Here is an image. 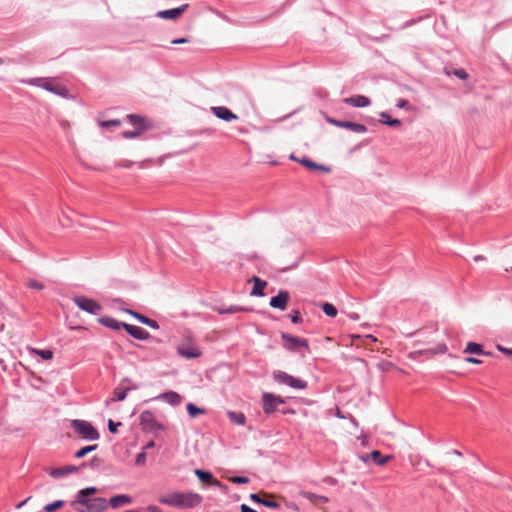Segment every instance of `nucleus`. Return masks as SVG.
I'll return each instance as SVG.
<instances>
[{
  "label": "nucleus",
  "mask_w": 512,
  "mask_h": 512,
  "mask_svg": "<svg viewBox=\"0 0 512 512\" xmlns=\"http://www.w3.org/2000/svg\"><path fill=\"white\" fill-rule=\"evenodd\" d=\"M97 492L95 487H87L78 491L76 500L72 502V506L78 512H102L108 507L104 498H90Z\"/></svg>",
  "instance_id": "obj_1"
},
{
  "label": "nucleus",
  "mask_w": 512,
  "mask_h": 512,
  "mask_svg": "<svg viewBox=\"0 0 512 512\" xmlns=\"http://www.w3.org/2000/svg\"><path fill=\"white\" fill-rule=\"evenodd\" d=\"M201 501L202 497L199 494L191 492H173L159 498L161 504L178 508H193L200 504Z\"/></svg>",
  "instance_id": "obj_2"
},
{
  "label": "nucleus",
  "mask_w": 512,
  "mask_h": 512,
  "mask_svg": "<svg viewBox=\"0 0 512 512\" xmlns=\"http://www.w3.org/2000/svg\"><path fill=\"white\" fill-rule=\"evenodd\" d=\"M71 427L84 439L94 441L100 437L99 432L88 421L74 419L71 421Z\"/></svg>",
  "instance_id": "obj_3"
},
{
  "label": "nucleus",
  "mask_w": 512,
  "mask_h": 512,
  "mask_svg": "<svg viewBox=\"0 0 512 512\" xmlns=\"http://www.w3.org/2000/svg\"><path fill=\"white\" fill-rule=\"evenodd\" d=\"M273 378L275 381H277L281 384H285L294 389L303 390V389H306V387H307V382H305L301 379L295 378L292 375H290L286 372H283V371H275L273 373Z\"/></svg>",
  "instance_id": "obj_4"
},
{
  "label": "nucleus",
  "mask_w": 512,
  "mask_h": 512,
  "mask_svg": "<svg viewBox=\"0 0 512 512\" xmlns=\"http://www.w3.org/2000/svg\"><path fill=\"white\" fill-rule=\"evenodd\" d=\"M283 346L289 351H300L301 349L309 350L308 341L288 333H282Z\"/></svg>",
  "instance_id": "obj_5"
},
{
  "label": "nucleus",
  "mask_w": 512,
  "mask_h": 512,
  "mask_svg": "<svg viewBox=\"0 0 512 512\" xmlns=\"http://www.w3.org/2000/svg\"><path fill=\"white\" fill-rule=\"evenodd\" d=\"M140 425L145 432L164 430V426L157 422L154 414L149 411H143L139 416Z\"/></svg>",
  "instance_id": "obj_6"
},
{
  "label": "nucleus",
  "mask_w": 512,
  "mask_h": 512,
  "mask_svg": "<svg viewBox=\"0 0 512 512\" xmlns=\"http://www.w3.org/2000/svg\"><path fill=\"white\" fill-rule=\"evenodd\" d=\"M74 303L77 305L78 308H80L83 311H86L93 315H98L102 307L99 303H97L95 300L84 297V296H77L74 298Z\"/></svg>",
  "instance_id": "obj_7"
},
{
  "label": "nucleus",
  "mask_w": 512,
  "mask_h": 512,
  "mask_svg": "<svg viewBox=\"0 0 512 512\" xmlns=\"http://www.w3.org/2000/svg\"><path fill=\"white\" fill-rule=\"evenodd\" d=\"M285 401L273 393L265 392L262 395V406L265 414H272L276 411L277 406L284 404Z\"/></svg>",
  "instance_id": "obj_8"
},
{
  "label": "nucleus",
  "mask_w": 512,
  "mask_h": 512,
  "mask_svg": "<svg viewBox=\"0 0 512 512\" xmlns=\"http://www.w3.org/2000/svg\"><path fill=\"white\" fill-rule=\"evenodd\" d=\"M328 122L337 127L351 130L352 132H355V133H365L367 131L366 126H364L363 124H359V123H355V122H351V121H342V120H336L333 118H329Z\"/></svg>",
  "instance_id": "obj_9"
},
{
  "label": "nucleus",
  "mask_w": 512,
  "mask_h": 512,
  "mask_svg": "<svg viewBox=\"0 0 512 512\" xmlns=\"http://www.w3.org/2000/svg\"><path fill=\"white\" fill-rule=\"evenodd\" d=\"M124 383H131V380L129 378H124L121 381V384L113 391V397L111 399L112 401H123L126 398L128 391L137 388L136 385L124 386Z\"/></svg>",
  "instance_id": "obj_10"
},
{
  "label": "nucleus",
  "mask_w": 512,
  "mask_h": 512,
  "mask_svg": "<svg viewBox=\"0 0 512 512\" xmlns=\"http://www.w3.org/2000/svg\"><path fill=\"white\" fill-rule=\"evenodd\" d=\"M177 353L186 359H194L201 356V351L195 345L187 344V345H179L177 347Z\"/></svg>",
  "instance_id": "obj_11"
},
{
  "label": "nucleus",
  "mask_w": 512,
  "mask_h": 512,
  "mask_svg": "<svg viewBox=\"0 0 512 512\" xmlns=\"http://www.w3.org/2000/svg\"><path fill=\"white\" fill-rule=\"evenodd\" d=\"M290 299V295L288 291L280 290L279 293L270 299V306L273 308H277L280 310H285L287 308V303Z\"/></svg>",
  "instance_id": "obj_12"
},
{
  "label": "nucleus",
  "mask_w": 512,
  "mask_h": 512,
  "mask_svg": "<svg viewBox=\"0 0 512 512\" xmlns=\"http://www.w3.org/2000/svg\"><path fill=\"white\" fill-rule=\"evenodd\" d=\"M211 112L219 119H222L224 121H233L237 120L238 116L234 114L231 110H229L225 106H215L211 107Z\"/></svg>",
  "instance_id": "obj_13"
},
{
  "label": "nucleus",
  "mask_w": 512,
  "mask_h": 512,
  "mask_svg": "<svg viewBox=\"0 0 512 512\" xmlns=\"http://www.w3.org/2000/svg\"><path fill=\"white\" fill-rule=\"evenodd\" d=\"M126 332L137 340H147L150 338V333L142 327L127 324L124 325Z\"/></svg>",
  "instance_id": "obj_14"
},
{
  "label": "nucleus",
  "mask_w": 512,
  "mask_h": 512,
  "mask_svg": "<svg viewBox=\"0 0 512 512\" xmlns=\"http://www.w3.org/2000/svg\"><path fill=\"white\" fill-rule=\"evenodd\" d=\"M42 88L61 97H67L69 93L68 89L65 86L53 83L49 79H47L46 82L43 83Z\"/></svg>",
  "instance_id": "obj_15"
},
{
  "label": "nucleus",
  "mask_w": 512,
  "mask_h": 512,
  "mask_svg": "<svg viewBox=\"0 0 512 512\" xmlns=\"http://www.w3.org/2000/svg\"><path fill=\"white\" fill-rule=\"evenodd\" d=\"M187 7L188 4H184L177 8L159 11L157 16L163 19H177L183 14Z\"/></svg>",
  "instance_id": "obj_16"
},
{
  "label": "nucleus",
  "mask_w": 512,
  "mask_h": 512,
  "mask_svg": "<svg viewBox=\"0 0 512 512\" xmlns=\"http://www.w3.org/2000/svg\"><path fill=\"white\" fill-rule=\"evenodd\" d=\"M194 473L199 478V480L205 484L215 486V487L221 486V482L218 481L217 479H215L214 476L212 475V473H210L208 471H204L201 469H195Z\"/></svg>",
  "instance_id": "obj_17"
},
{
  "label": "nucleus",
  "mask_w": 512,
  "mask_h": 512,
  "mask_svg": "<svg viewBox=\"0 0 512 512\" xmlns=\"http://www.w3.org/2000/svg\"><path fill=\"white\" fill-rule=\"evenodd\" d=\"M124 311L126 313L132 315L134 318H136L142 324H145L153 329L159 328V324L157 323V321L150 319V318L146 317L145 315H142V314L135 312L131 309H124Z\"/></svg>",
  "instance_id": "obj_18"
},
{
  "label": "nucleus",
  "mask_w": 512,
  "mask_h": 512,
  "mask_svg": "<svg viewBox=\"0 0 512 512\" xmlns=\"http://www.w3.org/2000/svg\"><path fill=\"white\" fill-rule=\"evenodd\" d=\"M343 101L347 104H350L354 107H367L370 105V99L363 95H356L352 97H348L343 99Z\"/></svg>",
  "instance_id": "obj_19"
},
{
  "label": "nucleus",
  "mask_w": 512,
  "mask_h": 512,
  "mask_svg": "<svg viewBox=\"0 0 512 512\" xmlns=\"http://www.w3.org/2000/svg\"><path fill=\"white\" fill-rule=\"evenodd\" d=\"M158 398L166 401L167 403L173 406H178L182 402V397L174 391L162 393L161 395H159Z\"/></svg>",
  "instance_id": "obj_20"
},
{
  "label": "nucleus",
  "mask_w": 512,
  "mask_h": 512,
  "mask_svg": "<svg viewBox=\"0 0 512 512\" xmlns=\"http://www.w3.org/2000/svg\"><path fill=\"white\" fill-rule=\"evenodd\" d=\"M99 322L105 327L111 328L113 330H119L124 328V325H127V323L120 322L109 316L99 318Z\"/></svg>",
  "instance_id": "obj_21"
},
{
  "label": "nucleus",
  "mask_w": 512,
  "mask_h": 512,
  "mask_svg": "<svg viewBox=\"0 0 512 512\" xmlns=\"http://www.w3.org/2000/svg\"><path fill=\"white\" fill-rule=\"evenodd\" d=\"M78 468L76 466L68 465L60 468H53L50 471V476L53 478H60L65 475L71 474L73 472H76Z\"/></svg>",
  "instance_id": "obj_22"
},
{
  "label": "nucleus",
  "mask_w": 512,
  "mask_h": 512,
  "mask_svg": "<svg viewBox=\"0 0 512 512\" xmlns=\"http://www.w3.org/2000/svg\"><path fill=\"white\" fill-rule=\"evenodd\" d=\"M132 502V498L128 495H116L110 498L109 504L112 508H118L125 504H130Z\"/></svg>",
  "instance_id": "obj_23"
},
{
  "label": "nucleus",
  "mask_w": 512,
  "mask_h": 512,
  "mask_svg": "<svg viewBox=\"0 0 512 512\" xmlns=\"http://www.w3.org/2000/svg\"><path fill=\"white\" fill-rule=\"evenodd\" d=\"M253 282H254V285H253V288L251 290V295L252 296H263L264 295L263 290L266 287L267 282L262 280V279H260L257 276L253 277Z\"/></svg>",
  "instance_id": "obj_24"
},
{
  "label": "nucleus",
  "mask_w": 512,
  "mask_h": 512,
  "mask_svg": "<svg viewBox=\"0 0 512 512\" xmlns=\"http://www.w3.org/2000/svg\"><path fill=\"white\" fill-rule=\"evenodd\" d=\"M250 499L252 501H254L256 503H260L268 508H273V509L279 508V504L276 501L271 500V499H263L256 493L250 494Z\"/></svg>",
  "instance_id": "obj_25"
},
{
  "label": "nucleus",
  "mask_w": 512,
  "mask_h": 512,
  "mask_svg": "<svg viewBox=\"0 0 512 512\" xmlns=\"http://www.w3.org/2000/svg\"><path fill=\"white\" fill-rule=\"evenodd\" d=\"M303 166H305L306 168L310 169V170H321V171H324V172H330V168L325 166V165H321V164H317L315 162H313L312 160L308 159V158H303L299 161Z\"/></svg>",
  "instance_id": "obj_26"
},
{
  "label": "nucleus",
  "mask_w": 512,
  "mask_h": 512,
  "mask_svg": "<svg viewBox=\"0 0 512 512\" xmlns=\"http://www.w3.org/2000/svg\"><path fill=\"white\" fill-rule=\"evenodd\" d=\"M127 120L130 122V124H132L135 129L137 130H140V131H144L145 130V120L144 118L138 116V115H135V114H129L127 115Z\"/></svg>",
  "instance_id": "obj_27"
},
{
  "label": "nucleus",
  "mask_w": 512,
  "mask_h": 512,
  "mask_svg": "<svg viewBox=\"0 0 512 512\" xmlns=\"http://www.w3.org/2000/svg\"><path fill=\"white\" fill-rule=\"evenodd\" d=\"M227 416L229 420L237 425H244L246 417L242 412L228 411Z\"/></svg>",
  "instance_id": "obj_28"
},
{
  "label": "nucleus",
  "mask_w": 512,
  "mask_h": 512,
  "mask_svg": "<svg viewBox=\"0 0 512 512\" xmlns=\"http://www.w3.org/2000/svg\"><path fill=\"white\" fill-rule=\"evenodd\" d=\"M380 122L382 124L391 126V127H399L401 125V121L399 119H391L387 112L380 113Z\"/></svg>",
  "instance_id": "obj_29"
},
{
  "label": "nucleus",
  "mask_w": 512,
  "mask_h": 512,
  "mask_svg": "<svg viewBox=\"0 0 512 512\" xmlns=\"http://www.w3.org/2000/svg\"><path fill=\"white\" fill-rule=\"evenodd\" d=\"M371 459L378 465L382 466L388 462L390 456H383L378 450H374L370 453Z\"/></svg>",
  "instance_id": "obj_30"
},
{
  "label": "nucleus",
  "mask_w": 512,
  "mask_h": 512,
  "mask_svg": "<svg viewBox=\"0 0 512 512\" xmlns=\"http://www.w3.org/2000/svg\"><path fill=\"white\" fill-rule=\"evenodd\" d=\"M464 353H472V354H486L482 346L480 344H477L475 342H469L464 350Z\"/></svg>",
  "instance_id": "obj_31"
},
{
  "label": "nucleus",
  "mask_w": 512,
  "mask_h": 512,
  "mask_svg": "<svg viewBox=\"0 0 512 512\" xmlns=\"http://www.w3.org/2000/svg\"><path fill=\"white\" fill-rule=\"evenodd\" d=\"M217 311L219 314H234L238 312L247 311V309L241 306L231 305L226 308H218Z\"/></svg>",
  "instance_id": "obj_32"
},
{
  "label": "nucleus",
  "mask_w": 512,
  "mask_h": 512,
  "mask_svg": "<svg viewBox=\"0 0 512 512\" xmlns=\"http://www.w3.org/2000/svg\"><path fill=\"white\" fill-rule=\"evenodd\" d=\"M187 412L191 418H195L198 415L205 414L206 411L203 408H198L193 403H188L186 405Z\"/></svg>",
  "instance_id": "obj_33"
},
{
  "label": "nucleus",
  "mask_w": 512,
  "mask_h": 512,
  "mask_svg": "<svg viewBox=\"0 0 512 512\" xmlns=\"http://www.w3.org/2000/svg\"><path fill=\"white\" fill-rule=\"evenodd\" d=\"M322 311L329 317H335L337 315L336 307L328 302L322 304Z\"/></svg>",
  "instance_id": "obj_34"
},
{
  "label": "nucleus",
  "mask_w": 512,
  "mask_h": 512,
  "mask_svg": "<svg viewBox=\"0 0 512 512\" xmlns=\"http://www.w3.org/2000/svg\"><path fill=\"white\" fill-rule=\"evenodd\" d=\"M98 447V445H89V446H85L81 449H79L76 453H75V457L76 458H83L84 456H86L88 453L96 450Z\"/></svg>",
  "instance_id": "obj_35"
},
{
  "label": "nucleus",
  "mask_w": 512,
  "mask_h": 512,
  "mask_svg": "<svg viewBox=\"0 0 512 512\" xmlns=\"http://www.w3.org/2000/svg\"><path fill=\"white\" fill-rule=\"evenodd\" d=\"M65 502L63 500H57L53 503H49L44 506V511L46 512H53L57 509H60L64 506Z\"/></svg>",
  "instance_id": "obj_36"
},
{
  "label": "nucleus",
  "mask_w": 512,
  "mask_h": 512,
  "mask_svg": "<svg viewBox=\"0 0 512 512\" xmlns=\"http://www.w3.org/2000/svg\"><path fill=\"white\" fill-rule=\"evenodd\" d=\"M99 125L102 128L119 127L121 125V121L118 120V119L107 120V121H100Z\"/></svg>",
  "instance_id": "obj_37"
},
{
  "label": "nucleus",
  "mask_w": 512,
  "mask_h": 512,
  "mask_svg": "<svg viewBox=\"0 0 512 512\" xmlns=\"http://www.w3.org/2000/svg\"><path fill=\"white\" fill-rule=\"evenodd\" d=\"M27 286L36 289V290H43L45 288L44 284L40 281H37L35 279H29L27 281Z\"/></svg>",
  "instance_id": "obj_38"
},
{
  "label": "nucleus",
  "mask_w": 512,
  "mask_h": 512,
  "mask_svg": "<svg viewBox=\"0 0 512 512\" xmlns=\"http://www.w3.org/2000/svg\"><path fill=\"white\" fill-rule=\"evenodd\" d=\"M143 132L135 129L134 131H124L122 137L125 139H132L140 136Z\"/></svg>",
  "instance_id": "obj_39"
},
{
  "label": "nucleus",
  "mask_w": 512,
  "mask_h": 512,
  "mask_svg": "<svg viewBox=\"0 0 512 512\" xmlns=\"http://www.w3.org/2000/svg\"><path fill=\"white\" fill-rule=\"evenodd\" d=\"M46 80L47 79H45V78H32V79L25 81V83L32 85V86L42 87L43 83H45Z\"/></svg>",
  "instance_id": "obj_40"
},
{
  "label": "nucleus",
  "mask_w": 512,
  "mask_h": 512,
  "mask_svg": "<svg viewBox=\"0 0 512 512\" xmlns=\"http://www.w3.org/2000/svg\"><path fill=\"white\" fill-rule=\"evenodd\" d=\"M135 464L138 466H144L146 464V453L145 451H142L137 454L135 459Z\"/></svg>",
  "instance_id": "obj_41"
},
{
  "label": "nucleus",
  "mask_w": 512,
  "mask_h": 512,
  "mask_svg": "<svg viewBox=\"0 0 512 512\" xmlns=\"http://www.w3.org/2000/svg\"><path fill=\"white\" fill-rule=\"evenodd\" d=\"M121 425H122L121 422H114L111 419L108 420V429H109L110 433H112V434L117 433L118 427Z\"/></svg>",
  "instance_id": "obj_42"
},
{
  "label": "nucleus",
  "mask_w": 512,
  "mask_h": 512,
  "mask_svg": "<svg viewBox=\"0 0 512 512\" xmlns=\"http://www.w3.org/2000/svg\"><path fill=\"white\" fill-rule=\"evenodd\" d=\"M230 481L235 484H247L250 480L245 476H234L230 478Z\"/></svg>",
  "instance_id": "obj_43"
},
{
  "label": "nucleus",
  "mask_w": 512,
  "mask_h": 512,
  "mask_svg": "<svg viewBox=\"0 0 512 512\" xmlns=\"http://www.w3.org/2000/svg\"><path fill=\"white\" fill-rule=\"evenodd\" d=\"M36 353L44 360H50L53 357L51 350H38Z\"/></svg>",
  "instance_id": "obj_44"
},
{
  "label": "nucleus",
  "mask_w": 512,
  "mask_h": 512,
  "mask_svg": "<svg viewBox=\"0 0 512 512\" xmlns=\"http://www.w3.org/2000/svg\"><path fill=\"white\" fill-rule=\"evenodd\" d=\"M291 321L294 324H298L302 321V317L300 315V312L298 310H294L292 314L290 315Z\"/></svg>",
  "instance_id": "obj_45"
},
{
  "label": "nucleus",
  "mask_w": 512,
  "mask_h": 512,
  "mask_svg": "<svg viewBox=\"0 0 512 512\" xmlns=\"http://www.w3.org/2000/svg\"><path fill=\"white\" fill-rule=\"evenodd\" d=\"M303 496L310 500L313 504H317V498L320 497V495H316L311 492H303Z\"/></svg>",
  "instance_id": "obj_46"
},
{
  "label": "nucleus",
  "mask_w": 512,
  "mask_h": 512,
  "mask_svg": "<svg viewBox=\"0 0 512 512\" xmlns=\"http://www.w3.org/2000/svg\"><path fill=\"white\" fill-rule=\"evenodd\" d=\"M454 75L462 80H465L468 77L467 72L462 68L454 70Z\"/></svg>",
  "instance_id": "obj_47"
},
{
  "label": "nucleus",
  "mask_w": 512,
  "mask_h": 512,
  "mask_svg": "<svg viewBox=\"0 0 512 512\" xmlns=\"http://www.w3.org/2000/svg\"><path fill=\"white\" fill-rule=\"evenodd\" d=\"M398 108H407L409 106V102L405 99H400L396 105Z\"/></svg>",
  "instance_id": "obj_48"
},
{
  "label": "nucleus",
  "mask_w": 512,
  "mask_h": 512,
  "mask_svg": "<svg viewBox=\"0 0 512 512\" xmlns=\"http://www.w3.org/2000/svg\"><path fill=\"white\" fill-rule=\"evenodd\" d=\"M240 510H241V512H257L256 510H254V509L250 508V507H249L248 505H246V504H242V505L240 506Z\"/></svg>",
  "instance_id": "obj_49"
},
{
  "label": "nucleus",
  "mask_w": 512,
  "mask_h": 512,
  "mask_svg": "<svg viewBox=\"0 0 512 512\" xmlns=\"http://www.w3.org/2000/svg\"><path fill=\"white\" fill-rule=\"evenodd\" d=\"M465 360L467 362L473 363V364H480L481 363V360H479L477 358H474V357H467Z\"/></svg>",
  "instance_id": "obj_50"
},
{
  "label": "nucleus",
  "mask_w": 512,
  "mask_h": 512,
  "mask_svg": "<svg viewBox=\"0 0 512 512\" xmlns=\"http://www.w3.org/2000/svg\"><path fill=\"white\" fill-rule=\"evenodd\" d=\"M187 42V39L186 38H178V39H174L172 40V44H182V43H186Z\"/></svg>",
  "instance_id": "obj_51"
},
{
  "label": "nucleus",
  "mask_w": 512,
  "mask_h": 512,
  "mask_svg": "<svg viewBox=\"0 0 512 512\" xmlns=\"http://www.w3.org/2000/svg\"><path fill=\"white\" fill-rule=\"evenodd\" d=\"M359 458L364 463H367L369 461V459H371V455L370 454H364V455H361Z\"/></svg>",
  "instance_id": "obj_52"
},
{
  "label": "nucleus",
  "mask_w": 512,
  "mask_h": 512,
  "mask_svg": "<svg viewBox=\"0 0 512 512\" xmlns=\"http://www.w3.org/2000/svg\"><path fill=\"white\" fill-rule=\"evenodd\" d=\"M30 499H31V497H28V498H26L25 500H23L22 502L18 503V504L16 505V508H17V509L22 508V507H23V506H24V505H25V504H26Z\"/></svg>",
  "instance_id": "obj_53"
},
{
  "label": "nucleus",
  "mask_w": 512,
  "mask_h": 512,
  "mask_svg": "<svg viewBox=\"0 0 512 512\" xmlns=\"http://www.w3.org/2000/svg\"><path fill=\"white\" fill-rule=\"evenodd\" d=\"M153 447H155V442H154V441H149V442L145 445L144 449H150V448H153Z\"/></svg>",
  "instance_id": "obj_54"
},
{
  "label": "nucleus",
  "mask_w": 512,
  "mask_h": 512,
  "mask_svg": "<svg viewBox=\"0 0 512 512\" xmlns=\"http://www.w3.org/2000/svg\"><path fill=\"white\" fill-rule=\"evenodd\" d=\"M348 316L350 319L355 321L359 319V315L357 313H350Z\"/></svg>",
  "instance_id": "obj_55"
},
{
  "label": "nucleus",
  "mask_w": 512,
  "mask_h": 512,
  "mask_svg": "<svg viewBox=\"0 0 512 512\" xmlns=\"http://www.w3.org/2000/svg\"><path fill=\"white\" fill-rule=\"evenodd\" d=\"M319 502L326 503V502H328V498L325 496H320L317 498V503H319Z\"/></svg>",
  "instance_id": "obj_56"
},
{
  "label": "nucleus",
  "mask_w": 512,
  "mask_h": 512,
  "mask_svg": "<svg viewBox=\"0 0 512 512\" xmlns=\"http://www.w3.org/2000/svg\"><path fill=\"white\" fill-rule=\"evenodd\" d=\"M500 350L503 351L504 353H506L507 355H511L512 356V348L511 349L500 348Z\"/></svg>",
  "instance_id": "obj_57"
},
{
  "label": "nucleus",
  "mask_w": 512,
  "mask_h": 512,
  "mask_svg": "<svg viewBox=\"0 0 512 512\" xmlns=\"http://www.w3.org/2000/svg\"><path fill=\"white\" fill-rule=\"evenodd\" d=\"M149 512H159L160 509L157 506H150L148 508Z\"/></svg>",
  "instance_id": "obj_58"
},
{
  "label": "nucleus",
  "mask_w": 512,
  "mask_h": 512,
  "mask_svg": "<svg viewBox=\"0 0 512 512\" xmlns=\"http://www.w3.org/2000/svg\"><path fill=\"white\" fill-rule=\"evenodd\" d=\"M452 453L457 455V456H462V453L459 450H457V449L452 450Z\"/></svg>",
  "instance_id": "obj_59"
},
{
  "label": "nucleus",
  "mask_w": 512,
  "mask_h": 512,
  "mask_svg": "<svg viewBox=\"0 0 512 512\" xmlns=\"http://www.w3.org/2000/svg\"><path fill=\"white\" fill-rule=\"evenodd\" d=\"M483 259H484V257H483V256H481V255H478V256H476V257L474 258V260H475V261H480V260H483Z\"/></svg>",
  "instance_id": "obj_60"
},
{
  "label": "nucleus",
  "mask_w": 512,
  "mask_h": 512,
  "mask_svg": "<svg viewBox=\"0 0 512 512\" xmlns=\"http://www.w3.org/2000/svg\"><path fill=\"white\" fill-rule=\"evenodd\" d=\"M4 63L3 59L0 57V65Z\"/></svg>",
  "instance_id": "obj_61"
},
{
  "label": "nucleus",
  "mask_w": 512,
  "mask_h": 512,
  "mask_svg": "<svg viewBox=\"0 0 512 512\" xmlns=\"http://www.w3.org/2000/svg\"><path fill=\"white\" fill-rule=\"evenodd\" d=\"M125 512H138V511H135V510H127Z\"/></svg>",
  "instance_id": "obj_62"
}]
</instances>
